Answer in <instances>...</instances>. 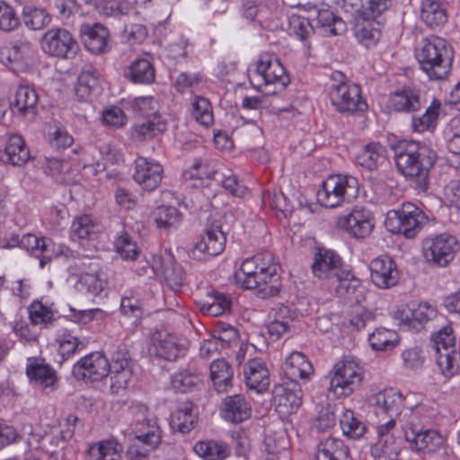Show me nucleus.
I'll list each match as a JSON object with an SVG mask.
<instances>
[{"label": "nucleus", "mask_w": 460, "mask_h": 460, "mask_svg": "<svg viewBox=\"0 0 460 460\" xmlns=\"http://www.w3.org/2000/svg\"><path fill=\"white\" fill-rule=\"evenodd\" d=\"M394 150L399 172L413 181L416 189L426 191L429 171L437 160L436 152L424 143L405 140L399 142Z\"/></svg>", "instance_id": "1"}, {"label": "nucleus", "mask_w": 460, "mask_h": 460, "mask_svg": "<svg viewBox=\"0 0 460 460\" xmlns=\"http://www.w3.org/2000/svg\"><path fill=\"white\" fill-rule=\"evenodd\" d=\"M344 4L350 6L358 13L355 25V35L362 41L378 40L379 29L376 27L378 22L376 19L386 12L393 4V0H343Z\"/></svg>", "instance_id": "2"}, {"label": "nucleus", "mask_w": 460, "mask_h": 460, "mask_svg": "<svg viewBox=\"0 0 460 460\" xmlns=\"http://www.w3.org/2000/svg\"><path fill=\"white\" fill-rule=\"evenodd\" d=\"M452 51L447 47L445 40L439 38L423 40L416 58L420 69L430 80L445 78L451 68Z\"/></svg>", "instance_id": "3"}, {"label": "nucleus", "mask_w": 460, "mask_h": 460, "mask_svg": "<svg viewBox=\"0 0 460 460\" xmlns=\"http://www.w3.org/2000/svg\"><path fill=\"white\" fill-rule=\"evenodd\" d=\"M428 222V216L419 207L413 203L405 202L399 209L388 213L385 226L392 233L402 234L407 239H413Z\"/></svg>", "instance_id": "4"}, {"label": "nucleus", "mask_w": 460, "mask_h": 460, "mask_svg": "<svg viewBox=\"0 0 460 460\" xmlns=\"http://www.w3.org/2000/svg\"><path fill=\"white\" fill-rule=\"evenodd\" d=\"M460 250L457 238L448 233L426 237L422 241V252L427 262L436 267H446Z\"/></svg>", "instance_id": "5"}, {"label": "nucleus", "mask_w": 460, "mask_h": 460, "mask_svg": "<svg viewBox=\"0 0 460 460\" xmlns=\"http://www.w3.org/2000/svg\"><path fill=\"white\" fill-rule=\"evenodd\" d=\"M362 380V368L356 362L341 360L332 367L330 391L337 398L348 397L360 388Z\"/></svg>", "instance_id": "6"}, {"label": "nucleus", "mask_w": 460, "mask_h": 460, "mask_svg": "<svg viewBox=\"0 0 460 460\" xmlns=\"http://www.w3.org/2000/svg\"><path fill=\"white\" fill-rule=\"evenodd\" d=\"M40 44L47 55L61 59L74 58L80 49L72 33L59 27L48 30L41 37Z\"/></svg>", "instance_id": "7"}, {"label": "nucleus", "mask_w": 460, "mask_h": 460, "mask_svg": "<svg viewBox=\"0 0 460 460\" xmlns=\"http://www.w3.org/2000/svg\"><path fill=\"white\" fill-rule=\"evenodd\" d=\"M358 187V181L352 176L331 175L323 181L322 188L317 191L318 203L325 208H335L342 200L352 196Z\"/></svg>", "instance_id": "8"}, {"label": "nucleus", "mask_w": 460, "mask_h": 460, "mask_svg": "<svg viewBox=\"0 0 460 460\" xmlns=\"http://www.w3.org/2000/svg\"><path fill=\"white\" fill-rule=\"evenodd\" d=\"M455 342L456 338L450 326L441 328L431 338V347L436 352L437 364L446 376H453L456 368Z\"/></svg>", "instance_id": "9"}, {"label": "nucleus", "mask_w": 460, "mask_h": 460, "mask_svg": "<svg viewBox=\"0 0 460 460\" xmlns=\"http://www.w3.org/2000/svg\"><path fill=\"white\" fill-rule=\"evenodd\" d=\"M337 226L352 238L365 239L375 227V217L370 210L356 207L348 215L340 217Z\"/></svg>", "instance_id": "10"}, {"label": "nucleus", "mask_w": 460, "mask_h": 460, "mask_svg": "<svg viewBox=\"0 0 460 460\" xmlns=\"http://www.w3.org/2000/svg\"><path fill=\"white\" fill-rule=\"evenodd\" d=\"M331 103L340 113L354 114L363 112L367 105L362 100L361 91L358 84H341L329 92Z\"/></svg>", "instance_id": "11"}, {"label": "nucleus", "mask_w": 460, "mask_h": 460, "mask_svg": "<svg viewBox=\"0 0 460 460\" xmlns=\"http://www.w3.org/2000/svg\"><path fill=\"white\" fill-rule=\"evenodd\" d=\"M272 394L275 410L281 417H288L296 412L302 404L303 393L296 381L289 380L276 385Z\"/></svg>", "instance_id": "12"}, {"label": "nucleus", "mask_w": 460, "mask_h": 460, "mask_svg": "<svg viewBox=\"0 0 460 460\" xmlns=\"http://www.w3.org/2000/svg\"><path fill=\"white\" fill-rule=\"evenodd\" d=\"M404 438L412 449L427 454L436 452L444 444V438L438 431L423 429L422 427L411 421L404 430Z\"/></svg>", "instance_id": "13"}, {"label": "nucleus", "mask_w": 460, "mask_h": 460, "mask_svg": "<svg viewBox=\"0 0 460 460\" xmlns=\"http://www.w3.org/2000/svg\"><path fill=\"white\" fill-rule=\"evenodd\" d=\"M256 75L261 78L267 88L274 85V90H266V95H274L284 91L290 82L284 66L278 59L274 61L260 59L257 62Z\"/></svg>", "instance_id": "14"}, {"label": "nucleus", "mask_w": 460, "mask_h": 460, "mask_svg": "<svg viewBox=\"0 0 460 460\" xmlns=\"http://www.w3.org/2000/svg\"><path fill=\"white\" fill-rule=\"evenodd\" d=\"M389 107L395 112L413 114L426 106L420 90L404 85L389 96Z\"/></svg>", "instance_id": "15"}, {"label": "nucleus", "mask_w": 460, "mask_h": 460, "mask_svg": "<svg viewBox=\"0 0 460 460\" xmlns=\"http://www.w3.org/2000/svg\"><path fill=\"white\" fill-rule=\"evenodd\" d=\"M109 361L100 352L91 353L81 358L72 369L76 379L98 381L108 375Z\"/></svg>", "instance_id": "16"}, {"label": "nucleus", "mask_w": 460, "mask_h": 460, "mask_svg": "<svg viewBox=\"0 0 460 460\" xmlns=\"http://www.w3.org/2000/svg\"><path fill=\"white\" fill-rule=\"evenodd\" d=\"M226 241L221 226L213 225L206 229L205 234L192 248L190 254L196 260H202L206 255L217 256L224 251Z\"/></svg>", "instance_id": "17"}, {"label": "nucleus", "mask_w": 460, "mask_h": 460, "mask_svg": "<svg viewBox=\"0 0 460 460\" xmlns=\"http://www.w3.org/2000/svg\"><path fill=\"white\" fill-rule=\"evenodd\" d=\"M79 35L89 52L100 55L110 50L109 31L102 24L98 22L83 23L79 29Z\"/></svg>", "instance_id": "18"}, {"label": "nucleus", "mask_w": 460, "mask_h": 460, "mask_svg": "<svg viewBox=\"0 0 460 460\" xmlns=\"http://www.w3.org/2000/svg\"><path fill=\"white\" fill-rule=\"evenodd\" d=\"M163 172L164 169L157 162L145 157H137L135 161L133 178L146 190L152 191L159 186Z\"/></svg>", "instance_id": "19"}, {"label": "nucleus", "mask_w": 460, "mask_h": 460, "mask_svg": "<svg viewBox=\"0 0 460 460\" xmlns=\"http://www.w3.org/2000/svg\"><path fill=\"white\" fill-rule=\"evenodd\" d=\"M369 270L373 284L379 288H390L398 283L399 272L396 264L387 256L374 259Z\"/></svg>", "instance_id": "20"}, {"label": "nucleus", "mask_w": 460, "mask_h": 460, "mask_svg": "<svg viewBox=\"0 0 460 460\" xmlns=\"http://www.w3.org/2000/svg\"><path fill=\"white\" fill-rule=\"evenodd\" d=\"M341 264V257L334 251L317 248L311 267L314 275L318 279H334L342 271Z\"/></svg>", "instance_id": "21"}, {"label": "nucleus", "mask_w": 460, "mask_h": 460, "mask_svg": "<svg viewBox=\"0 0 460 460\" xmlns=\"http://www.w3.org/2000/svg\"><path fill=\"white\" fill-rule=\"evenodd\" d=\"M31 54V44L23 41L4 46L0 49V60L13 72L19 73L27 70L28 59Z\"/></svg>", "instance_id": "22"}, {"label": "nucleus", "mask_w": 460, "mask_h": 460, "mask_svg": "<svg viewBox=\"0 0 460 460\" xmlns=\"http://www.w3.org/2000/svg\"><path fill=\"white\" fill-rule=\"evenodd\" d=\"M152 341L155 354L165 360H176L184 356L187 350V348L179 342L177 337L166 332H155Z\"/></svg>", "instance_id": "23"}, {"label": "nucleus", "mask_w": 460, "mask_h": 460, "mask_svg": "<svg viewBox=\"0 0 460 460\" xmlns=\"http://www.w3.org/2000/svg\"><path fill=\"white\" fill-rule=\"evenodd\" d=\"M133 433V443L149 447V449H155L161 442V435L156 421L145 416L144 412H142L141 418L136 420Z\"/></svg>", "instance_id": "24"}, {"label": "nucleus", "mask_w": 460, "mask_h": 460, "mask_svg": "<svg viewBox=\"0 0 460 460\" xmlns=\"http://www.w3.org/2000/svg\"><path fill=\"white\" fill-rule=\"evenodd\" d=\"M221 416L232 423H240L251 416V406L242 394L226 396L221 405Z\"/></svg>", "instance_id": "25"}, {"label": "nucleus", "mask_w": 460, "mask_h": 460, "mask_svg": "<svg viewBox=\"0 0 460 460\" xmlns=\"http://www.w3.org/2000/svg\"><path fill=\"white\" fill-rule=\"evenodd\" d=\"M369 403L375 408L376 414H386L390 418L401 412L402 397L394 389H385L373 394Z\"/></svg>", "instance_id": "26"}, {"label": "nucleus", "mask_w": 460, "mask_h": 460, "mask_svg": "<svg viewBox=\"0 0 460 460\" xmlns=\"http://www.w3.org/2000/svg\"><path fill=\"white\" fill-rule=\"evenodd\" d=\"M246 385L250 389L262 393L270 385L269 370L261 359L253 358L244 367Z\"/></svg>", "instance_id": "27"}, {"label": "nucleus", "mask_w": 460, "mask_h": 460, "mask_svg": "<svg viewBox=\"0 0 460 460\" xmlns=\"http://www.w3.org/2000/svg\"><path fill=\"white\" fill-rule=\"evenodd\" d=\"M100 74L92 65H85L77 78L75 96L80 102L89 101L99 87Z\"/></svg>", "instance_id": "28"}, {"label": "nucleus", "mask_w": 460, "mask_h": 460, "mask_svg": "<svg viewBox=\"0 0 460 460\" xmlns=\"http://www.w3.org/2000/svg\"><path fill=\"white\" fill-rule=\"evenodd\" d=\"M315 459L352 460L349 448L344 441L332 437H330L318 444Z\"/></svg>", "instance_id": "29"}, {"label": "nucleus", "mask_w": 460, "mask_h": 460, "mask_svg": "<svg viewBox=\"0 0 460 460\" xmlns=\"http://www.w3.org/2000/svg\"><path fill=\"white\" fill-rule=\"evenodd\" d=\"M124 76L134 84H148L155 81V67L148 59L137 58L124 70Z\"/></svg>", "instance_id": "30"}, {"label": "nucleus", "mask_w": 460, "mask_h": 460, "mask_svg": "<svg viewBox=\"0 0 460 460\" xmlns=\"http://www.w3.org/2000/svg\"><path fill=\"white\" fill-rule=\"evenodd\" d=\"M122 450V446L116 440H102L89 445L86 456L88 460H119Z\"/></svg>", "instance_id": "31"}, {"label": "nucleus", "mask_w": 460, "mask_h": 460, "mask_svg": "<svg viewBox=\"0 0 460 460\" xmlns=\"http://www.w3.org/2000/svg\"><path fill=\"white\" fill-rule=\"evenodd\" d=\"M209 368L210 377L217 393L226 392L229 387H232L234 370L226 359L214 360Z\"/></svg>", "instance_id": "32"}, {"label": "nucleus", "mask_w": 460, "mask_h": 460, "mask_svg": "<svg viewBox=\"0 0 460 460\" xmlns=\"http://www.w3.org/2000/svg\"><path fill=\"white\" fill-rule=\"evenodd\" d=\"M4 161L15 165L21 166L27 163L30 158V151L19 135H12L9 137L4 148Z\"/></svg>", "instance_id": "33"}, {"label": "nucleus", "mask_w": 460, "mask_h": 460, "mask_svg": "<svg viewBox=\"0 0 460 460\" xmlns=\"http://www.w3.org/2000/svg\"><path fill=\"white\" fill-rule=\"evenodd\" d=\"M420 18L430 28L440 27L447 21V12L438 0H423L421 3Z\"/></svg>", "instance_id": "34"}, {"label": "nucleus", "mask_w": 460, "mask_h": 460, "mask_svg": "<svg viewBox=\"0 0 460 460\" xmlns=\"http://www.w3.org/2000/svg\"><path fill=\"white\" fill-rule=\"evenodd\" d=\"M285 372L290 380L295 381L296 378L307 379L313 374L314 368L303 353L294 351L286 359Z\"/></svg>", "instance_id": "35"}, {"label": "nucleus", "mask_w": 460, "mask_h": 460, "mask_svg": "<svg viewBox=\"0 0 460 460\" xmlns=\"http://www.w3.org/2000/svg\"><path fill=\"white\" fill-rule=\"evenodd\" d=\"M232 305L231 298L225 293L213 291L208 293L206 299L199 303V310L210 316H220L229 312Z\"/></svg>", "instance_id": "36"}, {"label": "nucleus", "mask_w": 460, "mask_h": 460, "mask_svg": "<svg viewBox=\"0 0 460 460\" xmlns=\"http://www.w3.org/2000/svg\"><path fill=\"white\" fill-rule=\"evenodd\" d=\"M314 21L317 27L332 36L341 35L347 31L346 22L329 9H317Z\"/></svg>", "instance_id": "37"}, {"label": "nucleus", "mask_w": 460, "mask_h": 460, "mask_svg": "<svg viewBox=\"0 0 460 460\" xmlns=\"http://www.w3.org/2000/svg\"><path fill=\"white\" fill-rule=\"evenodd\" d=\"M26 374L31 381L38 383L43 388H54L58 381L56 371L43 361L27 366Z\"/></svg>", "instance_id": "38"}, {"label": "nucleus", "mask_w": 460, "mask_h": 460, "mask_svg": "<svg viewBox=\"0 0 460 460\" xmlns=\"http://www.w3.org/2000/svg\"><path fill=\"white\" fill-rule=\"evenodd\" d=\"M166 124L161 119L160 115L152 112V119L134 126L131 136L136 141H144L164 132Z\"/></svg>", "instance_id": "39"}, {"label": "nucleus", "mask_w": 460, "mask_h": 460, "mask_svg": "<svg viewBox=\"0 0 460 460\" xmlns=\"http://www.w3.org/2000/svg\"><path fill=\"white\" fill-rule=\"evenodd\" d=\"M37 102L38 94L36 91L28 85H20L16 90L14 102H11V106H14L21 115L25 116L29 112L35 114Z\"/></svg>", "instance_id": "40"}, {"label": "nucleus", "mask_w": 460, "mask_h": 460, "mask_svg": "<svg viewBox=\"0 0 460 460\" xmlns=\"http://www.w3.org/2000/svg\"><path fill=\"white\" fill-rule=\"evenodd\" d=\"M195 453L205 460H222L228 456L229 447L218 441L204 440L196 443Z\"/></svg>", "instance_id": "41"}, {"label": "nucleus", "mask_w": 460, "mask_h": 460, "mask_svg": "<svg viewBox=\"0 0 460 460\" xmlns=\"http://www.w3.org/2000/svg\"><path fill=\"white\" fill-rule=\"evenodd\" d=\"M102 271L96 270L94 272H84L80 275L76 288L81 292L91 296H98L104 289L107 282Z\"/></svg>", "instance_id": "42"}, {"label": "nucleus", "mask_w": 460, "mask_h": 460, "mask_svg": "<svg viewBox=\"0 0 460 460\" xmlns=\"http://www.w3.org/2000/svg\"><path fill=\"white\" fill-rule=\"evenodd\" d=\"M441 103L438 100H434L431 104L425 108L421 116L411 114V127L413 131L424 132L435 127L438 117Z\"/></svg>", "instance_id": "43"}, {"label": "nucleus", "mask_w": 460, "mask_h": 460, "mask_svg": "<svg viewBox=\"0 0 460 460\" xmlns=\"http://www.w3.org/2000/svg\"><path fill=\"white\" fill-rule=\"evenodd\" d=\"M384 147L378 142L365 145L357 154L355 159L360 166L373 171L377 168Z\"/></svg>", "instance_id": "44"}, {"label": "nucleus", "mask_w": 460, "mask_h": 460, "mask_svg": "<svg viewBox=\"0 0 460 460\" xmlns=\"http://www.w3.org/2000/svg\"><path fill=\"white\" fill-rule=\"evenodd\" d=\"M340 425L343 434L352 439H358L367 431L366 425L355 417V414L350 410H344L341 418Z\"/></svg>", "instance_id": "45"}, {"label": "nucleus", "mask_w": 460, "mask_h": 460, "mask_svg": "<svg viewBox=\"0 0 460 460\" xmlns=\"http://www.w3.org/2000/svg\"><path fill=\"white\" fill-rule=\"evenodd\" d=\"M197 421L190 405H184L175 411L171 417V427L182 434L190 432Z\"/></svg>", "instance_id": "46"}, {"label": "nucleus", "mask_w": 460, "mask_h": 460, "mask_svg": "<svg viewBox=\"0 0 460 460\" xmlns=\"http://www.w3.org/2000/svg\"><path fill=\"white\" fill-rule=\"evenodd\" d=\"M162 274L168 287L174 291L181 289L186 279L183 268L172 258L163 265Z\"/></svg>", "instance_id": "47"}, {"label": "nucleus", "mask_w": 460, "mask_h": 460, "mask_svg": "<svg viewBox=\"0 0 460 460\" xmlns=\"http://www.w3.org/2000/svg\"><path fill=\"white\" fill-rule=\"evenodd\" d=\"M334 279L337 282L335 290L339 296L351 299L361 289L360 280L352 276L349 271L344 272L342 270L339 277H336Z\"/></svg>", "instance_id": "48"}, {"label": "nucleus", "mask_w": 460, "mask_h": 460, "mask_svg": "<svg viewBox=\"0 0 460 460\" xmlns=\"http://www.w3.org/2000/svg\"><path fill=\"white\" fill-rule=\"evenodd\" d=\"M368 341L375 350L392 349L398 343L396 333L387 329H376L369 334Z\"/></svg>", "instance_id": "49"}, {"label": "nucleus", "mask_w": 460, "mask_h": 460, "mask_svg": "<svg viewBox=\"0 0 460 460\" xmlns=\"http://www.w3.org/2000/svg\"><path fill=\"white\" fill-rule=\"evenodd\" d=\"M276 314L278 317L269 323L268 332L271 338L278 340L289 330L293 318L289 309L285 305H280Z\"/></svg>", "instance_id": "50"}, {"label": "nucleus", "mask_w": 460, "mask_h": 460, "mask_svg": "<svg viewBox=\"0 0 460 460\" xmlns=\"http://www.w3.org/2000/svg\"><path fill=\"white\" fill-rule=\"evenodd\" d=\"M181 215L176 208L159 206L154 212V220L159 228L169 229L180 223Z\"/></svg>", "instance_id": "51"}, {"label": "nucleus", "mask_w": 460, "mask_h": 460, "mask_svg": "<svg viewBox=\"0 0 460 460\" xmlns=\"http://www.w3.org/2000/svg\"><path fill=\"white\" fill-rule=\"evenodd\" d=\"M201 384L200 376L189 371H181L172 376V387L181 393L191 392Z\"/></svg>", "instance_id": "52"}, {"label": "nucleus", "mask_w": 460, "mask_h": 460, "mask_svg": "<svg viewBox=\"0 0 460 460\" xmlns=\"http://www.w3.org/2000/svg\"><path fill=\"white\" fill-rule=\"evenodd\" d=\"M29 318L32 325H42L48 328L53 324V312L40 301L33 302L29 307Z\"/></svg>", "instance_id": "53"}, {"label": "nucleus", "mask_w": 460, "mask_h": 460, "mask_svg": "<svg viewBox=\"0 0 460 460\" xmlns=\"http://www.w3.org/2000/svg\"><path fill=\"white\" fill-rule=\"evenodd\" d=\"M23 21L30 29L40 30L50 22L51 17L46 9L25 7L23 9Z\"/></svg>", "instance_id": "54"}, {"label": "nucleus", "mask_w": 460, "mask_h": 460, "mask_svg": "<svg viewBox=\"0 0 460 460\" xmlns=\"http://www.w3.org/2000/svg\"><path fill=\"white\" fill-rule=\"evenodd\" d=\"M191 114L199 124L208 127L213 124L214 117L209 101L204 97L197 96L192 103Z\"/></svg>", "instance_id": "55"}, {"label": "nucleus", "mask_w": 460, "mask_h": 460, "mask_svg": "<svg viewBox=\"0 0 460 460\" xmlns=\"http://www.w3.org/2000/svg\"><path fill=\"white\" fill-rule=\"evenodd\" d=\"M378 438V442L371 449V454L375 458L378 459V456H381L382 458H389L398 455L400 447L394 435Z\"/></svg>", "instance_id": "56"}, {"label": "nucleus", "mask_w": 460, "mask_h": 460, "mask_svg": "<svg viewBox=\"0 0 460 460\" xmlns=\"http://www.w3.org/2000/svg\"><path fill=\"white\" fill-rule=\"evenodd\" d=\"M437 314V308L429 303L418 305L415 308H412L411 328L420 330L425 323L433 320Z\"/></svg>", "instance_id": "57"}, {"label": "nucleus", "mask_w": 460, "mask_h": 460, "mask_svg": "<svg viewBox=\"0 0 460 460\" xmlns=\"http://www.w3.org/2000/svg\"><path fill=\"white\" fill-rule=\"evenodd\" d=\"M263 279L265 287L261 288L262 298L275 296L280 290L279 277L277 274L275 266H263Z\"/></svg>", "instance_id": "58"}, {"label": "nucleus", "mask_w": 460, "mask_h": 460, "mask_svg": "<svg viewBox=\"0 0 460 460\" xmlns=\"http://www.w3.org/2000/svg\"><path fill=\"white\" fill-rule=\"evenodd\" d=\"M95 225L88 215H83L75 218L71 232L73 236L79 239L91 237L94 234Z\"/></svg>", "instance_id": "59"}, {"label": "nucleus", "mask_w": 460, "mask_h": 460, "mask_svg": "<svg viewBox=\"0 0 460 460\" xmlns=\"http://www.w3.org/2000/svg\"><path fill=\"white\" fill-rule=\"evenodd\" d=\"M20 24V19L14 9L4 1H0V29L11 31Z\"/></svg>", "instance_id": "60"}, {"label": "nucleus", "mask_w": 460, "mask_h": 460, "mask_svg": "<svg viewBox=\"0 0 460 460\" xmlns=\"http://www.w3.org/2000/svg\"><path fill=\"white\" fill-rule=\"evenodd\" d=\"M133 370V364L128 350L125 347H119L109 364L108 372H122Z\"/></svg>", "instance_id": "61"}, {"label": "nucleus", "mask_w": 460, "mask_h": 460, "mask_svg": "<svg viewBox=\"0 0 460 460\" xmlns=\"http://www.w3.org/2000/svg\"><path fill=\"white\" fill-rule=\"evenodd\" d=\"M111 379V392L114 394H119L126 391L133 376V370L122 372H108Z\"/></svg>", "instance_id": "62"}, {"label": "nucleus", "mask_w": 460, "mask_h": 460, "mask_svg": "<svg viewBox=\"0 0 460 460\" xmlns=\"http://www.w3.org/2000/svg\"><path fill=\"white\" fill-rule=\"evenodd\" d=\"M20 247L38 255V252H46L48 251V243L45 238H39L34 234H27L21 238Z\"/></svg>", "instance_id": "63"}, {"label": "nucleus", "mask_w": 460, "mask_h": 460, "mask_svg": "<svg viewBox=\"0 0 460 460\" xmlns=\"http://www.w3.org/2000/svg\"><path fill=\"white\" fill-rule=\"evenodd\" d=\"M115 246L118 252L125 259L135 260L138 254L136 243L131 241L127 233L116 240Z\"/></svg>", "instance_id": "64"}]
</instances>
